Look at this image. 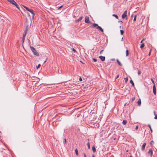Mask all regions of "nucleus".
<instances>
[{"label":"nucleus","instance_id":"nucleus-1","mask_svg":"<svg viewBox=\"0 0 157 157\" xmlns=\"http://www.w3.org/2000/svg\"><path fill=\"white\" fill-rule=\"evenodd\" d=\"M92 26L93 28L96 27V29H98L99 30L101 31V32H103V30L102 28L100 26H99L98 24L94 23Z\"/></svg>","mask_w":157,"mask_h":157},{"label":"nucleus","instance_id":"nucleus-2","mask_svg":"<svg viewBox=\"0 0 157 157\" xmlns=\"http://www.w3.org/2000/svg\"><path fill=\"white\" fill-rule=\"evenodd\" d=\"M30 48L31 50L34 55L37 56H38L39 55V53L36 51L34 48L30 46Z\"/></svg>","mask_w":157,"mask_h":157},{"label":"nucleus","instance_id":"nucleus-3","mask_svg":"<svg viewBox=\"0 0 157 157\" xmlns=\"http://www.w3.org/2000/svg\"><path fill=\"white\" fill-rule=\"evenodd\" d=\"M8 2H10L12 4L15 6L17 8L19 9V7L17 3L14 0H7Z\"/></svg>","mask_w":157,"mask_h":157},{"label":"nucleus","instance_id":"nucleus-4","mask_svg":"<svg viewBox=\"0 0 157 157\" xmlns=\"http://www.w3.org/2000/svg\"><path fill=\"white\" fill-rule=\"evenodd\" d=\"M23 6L24 7V8H25L26 10L28 11H29V12H30L32 14V15H33V18L34 17L35 15L33 11V10H32V9H29V8H28L27 7L25 6Z\"/></svg>","mask_w":157,"mask_h":157},{"label":"nucleus","instance_id":"nucleus-5","mask_svg":"<svg viewBox=\"0 0 157 157\" xmlns=\"http://www.w3.org/2000/svg\"><path fill=\"white\" fill-rule=\"evenodd\" d=\"M127 11L125 10L124 13L122 14V17L123 19L125 17H126V19H127Z\"/></svg>","mask_w":157,"mask_h":157},{"label":"nucleus","instance_id":"nucleus-6","mask_svg":"<svg viewBox=\"0 0 157 157\" xmlns=\"http://www.w3.org/2000/svg\"><path fill=\"white\" fill-rule=\"evenodd\" d=\"M153 93L155 95H156V88L155 84H154L153 86Z\"/></svg>","mask_w":157,"mask_h":157},{"label":"nucleus","instance_id":"nucleus-7","mask_svg":"<svg viewBox=\"0 0 157 157\" xmlns=\"http://www.w3.org/2000/svg\"><path fill=\"white\" fill-rule=\"evenodd\" d=\"M85 21L86 23H89V18L88 16L86 17Z\"/></svg>","mask_w":157,"mask_h":157},{"label":"nucleus","instance_id":"nucleus-8","mask_svg":"<svg viewBox=\"0 0 157 157\" xmlns=\"http://www.w3.org/2000/svg\"><path fill=\"white\" fill-rule=\"evenodd\" d=\"M148 153L151 156H152L153 154L152 150L151 149H150L148 152Z\"/></svg>","mask_w":157,"mask_h":157},{"label":"nucleus","instance_id":"nucleus-9","mask_svg":"<svg viewBox=\"0 0 157 157\" xmlns=\"http://www.w3.org/2000/svg\"><path fill=\"white\" fill-rule=\"evenodd\" d=\"M99 58L102 61H104L105 60V56H100L99 57Z\"/></svg>","mask_w":157,"mask_h":157},{"label":"nucleus","instance_id":"nucleus-10","mask_svg":"<svg viewBox=\"0 0 157 157\" xmlns=\"http://www.w3.org/2000/svg\"><path fill=\"white\" fill-rule=\"evenodd\" d=\"M26 35V31H25V33H24L23 34V37H22V42L23 43L24 42L25 37Z\"/></svg>","mask_w":157,"mask_h":157},{"label":"nucleus","instance_id":"nucleus-11","mask_svg":"<svg viewBox=\"0 0 157 157\" xmlns=\"http://www.w3.org/2000/svg\"><path fill=\"white\" fill-rule=\"evenodd\" d=\"M146 145V144L145 143H144L142 146L141 148V150L142 151H143L144 150L145 146Z\"/></svg>","mask_w":157,"mask_h":157},{"label":"nucleus","instance_id":"nucleus-12","mask_svg":"<svg viewBox=\"0 0 157 157\" xmlns=\"http://www.w3.org/2000/svg\"><path fill=\"white\" fill-rule=\"evenodd\" d=\"M82 18H83L82 16L81 17L78 19L76 20L75 21L77 22L80 21L82 20Z\"/></svg>","mask_w":157,"mask_h":157},{"label":"nucleus","instance_id":"nucleus-13","mask_svg":"<svg viewBox=\"0 0 157 157\" xmlns=\"http://www.w3.org/2000/svg\"><path fill=\"white\" fill-rule=\"evenodd\" d=\"M92 150H93V151L94 153L96 152V148H95V147L94 146H93V147H92Z\"/></svg>","mask_w":157,"mask_h":157},{"label":"nucleus","instance_id":"nucleus-14","mask_svg":"<svg viewBox=\"0 0 157 157\" xmlns=\"http://www.w3.org/2000/svg\"><path fill=\"white\" fill-rule=\"evenodd\" d=\"M154 113L155 116V117H154V119H157V114H156V112L155 111H154Z\"/></svg>","mask_w":157,"mask_h":157},{"label":"nucleus","instance_id":"nucleus-15","mask_svg":"<svg viewBox=\"0 0 157 157\" xmlns=\"http://www.w3.org/2000/svg\"><path fill=\"white\" fill-rule=\"evenodd\" d=\"M137 103H138V105L139 106L141 105V101L140 99H139V100L138 101V102H137Z\"/></svg>","mask_w":157,"mask_h":157},{"label":"nucleus","instance_id":"nucleus-16","mask_svg":"<svg viewBox=\"0 0 157 157\" xmlns=\"http://www.w3.org/2000/svg\"><path fill=\"white\" fill-rule=\"evenodd\" d=\"M117 61L118 63V64L120 66H122V64L120 62V61L118 60L117 59Z\"/></svg>","mask_w":157,"mask_h":157},{"label":"nucleus","instance_id":"nucleus-17","mask_svg":"<svg viewBox=\"0 0 157 157\" xmlns=\"http://www.w3.org/2000/svg\"><path fill=\"white\" fill-rule=\"evenodd\" d=\"M127 123V121L126 120H124L122 122V124L124 125H125Z\"/></svg>","mask_w":157,"mask_h":157},{"label":"nucleus","instance_id":"nucleus-18","mask_svg":"<svg viewBox=\"0 0 157 157\" xmlns=\"http://www.w3.org/2000/svg\"><path fill=\"white\" fill-rule=\"evenodd\" d=\"M130 82L132 84L133 87L134 86V84L132 80H130Z\"/></svg>","mask_w":157,"mask_h":157},{"label":"nucleus","instance_id":"nucleus-19","mask_svg":"<svg viewBox=\"0 0 157 157\" xmlns=\"http://www.w3.org/2000/svg\"><path fill=\"white\" fill-rule=\"evenodd\" d=\"M75 151L76 154L77 155H78V149H75Z\"/></svg>","mask_w":157,"mask_h":157},{"label":"nucleus","instance_id":"nucleus-20","mask_svg":"<svg viewBox=\"0 0 157 157\" xmlns=\"http://www.w3.org/2000/svg\"><path fill=\"white\" fill-rule=\"evenodd\" d=\"M113 16L115 17L117 19H118V16L117 15L115 14H113Z\"/></svg>","mask_w":157,"mask_h":157},{"label":"nucleus","instance_id":"nucleus-21","mask_svg":"<svg viewBox=\"0 0 157 157\" xmlns=\"http://www.w3.org/2000/svg\"><path fill=\"white\" fill-rule=\"evenodd\" d=\"M148 126L149 127V128H150V130H151V133H152V132L153 131H152V129H151V125H150V124H148Z\"/></svg>","mask_w":157,"mask_h":157},{"label":"nucleus","instance_id":"nucleus-22","mask_svg":"<svg viewBox=\"0 0 157 157\" xmlns=\"http://www.w3.org/2000/svg\"><path fill=\"white\" fill-rule=\"evenodd\" d=\"M144 43H143L141 45L140 48H143L144 47Z\"/></svg>","mask_w":157,"mask_h":157},{"label":"nucleus","instance_id":"nucleus-23","mask_svg":"<svg viewBox=\"0 0 157 157\" xmlns=\"http://www.w3.org/2000/svg\"><path fill=\"white\" fill-rule=\"evenodd\" d=\"M124 79L125 80V83H126L128 81V77H126L125 78H124Z\"/></svg>","mask_w":157,"mask_h":157},{"label":"nucleus","instance_id":"nucleus-24","mask_svg":"<svg viewBox=\"0 0 157 157\" xmlns=\"http://www.w3.org/2000/svg\"><path fill=\"white\" fill-rule=\"evenodd\" d=\"M126 56H128L129 55V52L128 50H127L126 51Z\"/></svg>","mask_w":157,"mask_h":157},{"label":"nucleus","instance_id":"nucleus-25","mask_svg":"<svg viewBox=\"0 0 157 157\" xmlns=\"http://www.w3.org/2000/svg\"><path fill=\"white\" fill-rule=\"evenodd\" d=\"M87 147H88V148L89 149H90V144L89 142H88L87 143Z\"/></svg>","mask_w":157,"mask_h":157},{"label":"nucleus","instance_id":"nucleus-26","mask_svg":"<svg viewBox=\"0 0 157 157\" xmlns=\"http://www.w3.org/2000/svg\"><path fill=\"white\" fill-rule=\"evenodd\" d=\"M120 32H121V34L122 35L124 33V31L123 30H120Z\"/></svg>","mask_w":157,"mask_h":157},{"label":"nucleus","instance_id":"nucleus-27","mask_svg":"<svg viewBox=\"0 0 157 157\" xmlns=\"http://www.w3.org/2000/svg\"><path fill=\"white\" fill-rule=\"evenodd\" d=\"M136 17H137L136 15H135L134 17V18L133 19V21H136Z\"/></svg>","mask_w":157,"mask_h":157},{"label":"nucleus","instance_id":"nucleus-28","mask_svg":"<svg viewBox=\"0 0 157 157\" xmlns=\"http://www.w3.org/2000/svg\"><path fill=\"white\" fill-rule=\"evenodd\" d=\"M141 71L140 70H139L138 72V75H140L141 74Z\"/></svg>","mask_w":157,"mask_h":157},{"label":"nucleus","instance_id":"nucleus-29","mask_svg":"<svg viewBox=\"0 0 157 157\" xmlns=\"http://www.w3.org/2000/svg\"><path fill=\"white\" fill-rule=\"evenodd\" d=\"M92 59H93V61L94 62H95L97 61V59H96L93 58Z\"/></svg>","mask_w":157,"mask_h":157},{"label":"nucleus","instance_id":"nucleus-30","mask_svg":"<svg viewBox=\"0 0 157 157\" xmlns=\"http://www.w3.org/2000/svg\"><path fill=\"white\" fill-rule=\"evenodd\" d=\"M151 81L152 82V83L153 84H154V85L155 84L154 81L153 80V79L152 78H151Z\"/></svg>","mask_w":157,"mask_h":157},{"label":"nucleus","instance_id":"nucleus-31","mask_svg":"<svg viewBox=\"0 0 157 157\" xmlns=\"http://www.w3.org/2000/svg\"><path fill=\"white\" fill-rule=\"evenodd\" d=\"M40 66V64H39L37 66H36V68L37 69H38V68H39Z\"/></svg>","mask_w":157,"mask_h":157},{"label":"nucleus","instance_id":"nucleus-32","mask_svg":"<svg viewBox=\"0 0 157 157\" xmlns=\"http://www.w3.org/2000/svg\"><path fill=\"white\" fill-rule=\"evenodd\" d=\"M135 99V98L134 97L132 98V101H134Z\"/></svg>","mask_w":157,"mask_h":157},{"label":"nucleus","instance_id":"nucleus-33","mask_svg":"<svg viewBox=\"0 0 157 157\" xmlns=\"http://www.w3.org/2000/svg\"><path fill=\"white\" fill-rule=\"evenodd\" d=\"M151 49L150 50V51H149V53L148 54V55L149 56H150V54H151Z\"/></svg>","mask_w":157,"mask_h":157},{"label":"nucleus","instance_id":"nucleus-34","mask_svg":"<svg viewBox=\"0 0 157 157\" xmlns=\"http://www.w3.org/2000/svg\"><path fill=\"white\" fill-rule=\"evenodd\" d=\"M79 81H82V78L81 77H80V78H79Z\"/></svg>","mask_w":157,"mask_h":157},{"label":"nucleus","instance_id":"nucleus-35","mask_svg":"<svg viewBox=\"0 0 157 157\" xmlns=\"http://www.w3.org/2000/svg\"><path fill=\"white\" fill-rule=\"evenodd\" d=\"M138 125H136V130H137L138 128Z\"/></svg>","mask_w":157,"mask_h":157},{"label":"nucleus","instance_id":"nucleus-36","mask_svg":"<svg viewBox=\"0 0 157 157\" xmlns=\"http://www.w3.org/2000/svg\"><path fill=\"white\" fill-rule=\"evenodd\" d=\"M72 50L74 52H76V51L75 50L74 48H73L72 49Z\"/></svg>","mask_w":157,"mask_h":157},{"label":"nucleus","instance_id":"nucleus-37","mask_svg":"<svg viewBox=\"0 0 157 157\" xmlns=\"http://www.w3.org/2000/svg\"><path fill=\"white\" fill-rule=\"evenodd\" d=\"M64 144H65L66 143V139H64Z\"/></svg>","mask_w":157,"mask_h":157},{"label":"nucleus","instance_id":"nucleus-38","mask_svg":"<svg viewBox=\"0 0 157 157\" xmlns=\"http://www.w3.org/2000/svg\"><path fill=\"white\" fill-rule=\"evenodd\" d=\"M27 26H26V29H25V33H25V31H26V33L27 32Z\"/></svg>","mask_w":157,"mask_h":157},{"label":"nucleus","instance_id":"nucleus-39","mask_svg":"<svg viewBox=\"0 0 157 157\" xmlns=\"http://www.w3.org/2000/svg\"><path fill=\"white\" fill-rule=\"evenodd\" d=\"M83 155H84V157H87L86 154L85 153H84L83 154Z\"/></svg>","mask_w":157,"mask_h":157},{"label":"nucleus","instance_id":"nucleus-40","mask_svg":"<svg viewBox=\"0 0 157 157\" xmlns=\"http://www.w3.org/2000/svg\"><path fill=\"white\" fill-rule=\"evenodd\" d=\"M154 143V141L152 140L150 142V143L152 144Z\"/></svg>","mask_w":157,"mask_h":157},{"label":"nucleus","instance_id":"nucleus-41","mask_svg":"<svg viewBox=\"0 0 157 157\" xmlns=\"http://www.w3.org/2000/svg\"><path fill=\"white\" fill-rule=\"evenodd\" d=\"M103 50H101L100 52V54H101L102 53V52H103Z\"/></svg>","mask_w":157,"mask_h":157},{"label":"nucleus","instance_id":"nucleus-42","mask_svg":"<svg viewBox=\"0 0 157 157\" xmlns=\"http://www.w3.org/2000/svg\"><path fill=\"white\" fill-rule=\"evenodd\" d=\"M118 22H119L121 23H123L122 21H118Z\"/></svg>","mask_w":157,"mask_h":157},{"label":"nucleus","instance_id":"nucleus-43","mask_svg":"<svg viewBox=\"0 0 157 157\" xmlns=\"http://www.w3.org/2000/svg\"><path fill=\"white\" fill-rule=\"evenodd\" d=\"M144 39H143L140 42V43H141L143 42V41L144 40Z\"/></svg>","mask_w":157,"mask_h":157},{"label":"nucleus","instance_id":"nucleus-44","mask_svg":"<svg viewBox=\"0 0 157 157\" xmlns=\"http://www.w3.org/2000/svg\"><path fill=\"white\" fill-rule=\"evenodd\" d=\"M119 77V75H118L117 76V77H116V78H118Z\"/></svg>","mask_w":157,"mask_h":157},{"label":"nucleus","instance_id":"nucleus-45","mask_svg":"<svg viewBox=\"0 0 157 157\" xmlns=\"http://www.w3.org/2000/svg\"><path fill=\"white\" fill-rule=\"evenodd\" d=\"M62 6H60V7L58 8V9H60V8H61Z\"/></svg>","mask_w":157,"mask_h":157},{"label":"nucleus","instance_id":"nucleus-46","mask_svg":"<svg viewBox=\"0 0 157 157\" xmlns=\"http://www.w3.org/2000/svg\"><path fill=\"white\" fill-rule=\"evenodd\" d=\"M92 157H95L94 155H93Z\"/></svg>","mask_w":157,"mask_h":157},{"label":"nucleus","instance_id":"nucleus-47","mask_svg":"<svg viewBox=\"0 0 157 157\" xmlns=\"http://www.w3.org/2000/svg\"><path fill=\"white\" fill-rule=\"evenodd\" d=\"M46 62V60H45V61H44V63H45Z\"/></svg>","mask_w":157,"mask_h":157},{"label":"nucleus","instance_id":"nucleus-48","mask_svg":"<svg viewBox=\"0 0 157 157\" xmlns=\"http://www.w3.org/2000/svg\"><path fill=\"white\" fill-rule=\"evenodd\" d=\"M126 103H125V104H124V106H125V105H126Z\"/></svg>","mask_w":157,"mask_h":157},{"label":"nucleus","instance_id":"nucleus-49","mask_svg":"<svg viewBox=\"0 0 157 157\" xmlns=\"http://www.w3.org/2000/svg\"><path fill=\"white\" fill-rule=\"evenodd\" d=\"M123 38H122L121 39L122 40H123Z\"/></svg>","mask_w":157,"mask_h":157},{"label":"nucleus","instance_id":"nucleus-50","mask_svg":"<svg viewBox=\"0 0 157 157\" xmlns=\"http://www.w3.org/2000/svg\"><path fill=\"white\" fill-rule=\"evenodd\" d=\"M129 157H132V156H130Z\"/></svg>","mask_w":157,"mask_h":157},{"label":"nucleus","instance_id":"nucleus-51","mask_svg":"<svg viewBox=\"0 0 157 157\" xmlns=\"http://www.w3.org/2000/svg\"><path fill=\"white\" fill-rule=\"evenodd\" d=\"M0 133H1V132H0Z\"/></svg>","mask_w":157,"mask_h":157},{"label":"nucleus","instance_id":"nucleus-52","mask_svg":"<svg viewBox=\"0 0 157 157\" xmlns=\"http://www.w3.org/2000/svg\"><path fill=\"white\" fill-rule=\"evenodd\" d=\"M126 1H127V0H126Z\"/></svg>","mask_w":157,"mask_h":157}]
</instances>
